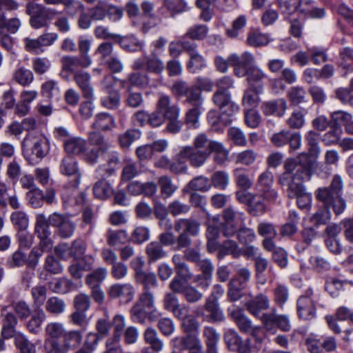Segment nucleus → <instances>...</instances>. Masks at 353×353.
Listing matches in <instances>:
<instances>
[{
  "instance_id": "nucleus-1",
  "label": "nucleus",
  "mask_w": 353,
  "mask_h": 353,
  "mask_svg": "<svg viewBox=\"0 0 353 353\" xmlns=\"http://www.w3.org/2000/svg\"><path fill=\"white\" fill-rule=\"evenodd\" d=\"M315 164L305 152H301L295 159L288 158L285 161V171L279 176V183L288 186V196L296 197L297 205L301 209L311 206L312 194L305 192L302 182L310 179Z\"/></svg>"
},
{
  "instance_id": "nucleus-2",
  "label": "nucleus",
  "mask_w": 353,
  "mask_h": 353,
  "mask_svg": "<svg viewBox=\"0 0 353 353\" xmlns=\"http://www.w3.org/2000/svg\"><path fill=\"white\" fill-rule=\"evenodd\" d=\"M88 141L92 148H87V142L81 137H72L64 141V149L68 154L83 155V159L89 164L94 165L98 161L99 154H105L112 145L107 139L99 132H90Z\"/></svg>"
},
{
  "instance_id": "nucleus-3",
  "label": "nucleus",
  "mask_w": 353,
  "mask_h": 353,
  "mask_svg": "<svg viewBox=\"0 0 353 353\" xmlns=\"http://www.w3.org/2000/svg\"><path fill=\"white\" fill-rule=\"evenodd\" d=\"M215 141L208 138L204 133L197 134L192 145L184 146L192 157L191 166L200 168L203 166L212 154V145Z\"/></svg>"
},
{
  "instance_id": "nucleus-4",
  "label": "nucleus",
  "mask_w": 353,
  "mask_h": 353,
  "mask_svg": "<svg viewBox=\"0 0 353 353\" xmlns=\"http://www.w3.org/2000/svg\"><path fill=\"white\" fill-rule=\"evenodd\" d=\"M26 14L30 17V26L34 29H39L47 27L48 21L59 14V12L39 3H28L26 5Z\"/></svg>"
},
{
  "instance_id": "nucleus-5",
  "label": "nucleus",
  "mask_w": 353,
  "mask_h": 353,
  "mask_svg": "<svg viewBox=\"0 0 353 353\" xmlns=\"http://www.w3.org/2000/svg\"><path fill=\"white\" fill-rule=\"evenodd\" d=\"M278 2L281 10L288 14L299 11L312 17L321 18L325 14L323 9L313 8L311 0H278Z\"/></svg>"
},
{
  "instance_id": "nucleus-6",
  "label": "nucleus",
  "mask_w": 353,
  "mask_h": 353,
  "mask_svg": "<svg viewBox=\"0 0 353 353\" xmlns=\"http://www.w3.org/2000/svg\"><path fill=\"white\" fill-rule=\"evenodd\" d=\"M212 99L214 103L220 108L221 119L225 125L231 123V117L239 111V107L232 101L230 92L216 91Z\"/></svg>"
},
{
  "instance_id": "nucleus-7",
  "label": "nucleus",
  "mask_w": 353,
  "mask_h": 353,
  "mask_svg": "<svg viewBox=\"0 0 353 353\" xmlns=\"http://www.w3.org/2000/svg\"><path fill=\"white\" fill-rule=\"evenodd\" d=\"M261 321L264 329L271 333H275L277 328L284 332L290 331L292 328L288 315L276 314L275 308L271 312L263 313Z\"/></svg>"
},
{
  "instance_id": "nucleus-8",
  "label": "nucleus",
  "mask_w": 353,
  "mask_h": 353,
  "mask_svg": "<svg viewBox=\"0 0 353 353\" xmlns=\"http://www.w3.org/2000/svg\"><path fill=\"white\" fill-rule=\"evenodd\" d=\"M296 311L298 317L301 320L310 321L316 317V303L312 289H307L304 294L298 298Z\"/></svg>"
},
{
  "instance_id": "nucleus-9",
  "label": "nucleus",
  "mask_w": 353,
  "mask_h": 353,
  "mask_svg": "<svg viewBox=\"0 0 353 353\" xmlns=\"http://www.w3.org/2000/svg\"><path fill=\"white\" fill-rule=\"evenodd\" d=\"M224 222L223 233L225 236H232L236 233L244 222V214L236 211L232 207H228L223 212Z\"/></svg>"
},
{
  "instance_id": "nucleus-10",
  "label": "nucleus",
  "mask_w": 353,
  "mask_h": 353,
  "mask_svg": "<svg viewBox=\"0 0 353 353\" xmlns=\"http://www.w3.org/2000/svg\"><path fill=\"white\" fill-rule=\"evenodd\" d=\"M35 233L40 239L39 248L43 252L52 248L53 241L50 239L51 232L48 228L47 218L43 214H39L36 218Z\"/></svg>"
},
{
  "instance_id": "nucleus-11",
  "label": "nucleus",
  "mask_w": 353,
  "mask_h": 353,
  "mask_svg": "<svg viewBox=\"0 0 353 353\" xmlns=\"http://www.w3.org/2000/svg\"><path fill=\"white\" fill-rule=\"evenodd\" d=\"M230 65L234 68V73L238 77H243L246 75V72L251 68L255 62L254 56L249 52H244L241 54H232L228 57Z\"/></svg>"
},
{
  "instance_id": "nucleus-12",
  "label": "nucleus",
  "mask_w": 353,
  "mask_h": 353,
  "mask_svg": "<svg viewBox=\"0 0 353 353\" xmlns=\"http://www.w3.org/2000/svg\"><path fill=\"white\" fill-rule=\"evenodd\" d=\"M182 48L188 53L190 59L187 68L192 73H195L207 66L205 59L197 50V45L194 42L183 41Z\"/></svg>"
},
{
  "instance_id": "nucleus-13",
  "label": "nucleus",
  "mask_w": 353,
  "mask_h": 353,
  "mask_svg": "<svg viewBox=\"0 0 353 353\" xmlns=\"http://www.w3.org/2000/svg\"><path fill=\"white\" fill-rule=\"evenodd\" d=\"M59 170L62 174L71 178L70 187L77 188L80 183L81 174L76 159L70 155L64 157L61 161Z\"/></svg>"
},
{
  "instance_id": "nucleus-14",
  "label": "nucleus",
  "mask_w": 353,
  "mask_h": 353,
  "mask_svg": "<svg viewBox=\"0 0 353 353\" xmlns=\"http://www.w3.org/2000/svg\"><path fill=\"white\" fill-rule=\"evenodd\" d=\"M111 79L110 75H106L101 81L103 90L108 95L101 98V103L108 109L114 110L119 108L121 97L119 92L114 89Z\"/></svg>"
},
{
  "instance_id": "nucleus-15",
  "label": "nucleus",
  "mask_w": 353,
  "mask_h": 353,
  "mask_svg": "<svg viewBox=\"0 0 353 353\" xmlns=\"http://www.w3.org/2000/svg\"><path fill=\"white\" fill-rule=\"evenodd\" d=\"M173 347L180 350H187L188 353H205L201 340L196 334H187L172 340Z\"/></svg>"
},
{
  "instance_id": "nucleus-16",
  "label": "nucleus",
  "mask_w": 353,
  "mask_h": 353,
  "mask_svg": "<svg viewBox=\"0 0 353 353\" xmlns=\"http://www.w3.org/2000/svg\"><path fill=\"white\" fill-rule=\"evenodd\" d=\"M50 151V144L47 138L40 136L34 139L31 149V154L26 156L30 164L34 165L43 159Z\"/></svg>"
},
{
  "instance_id": "nucleus-17",
  "label": "nucleus",
  "mask_w": 353,
  "mask_h": 353,
  "mask_svg": "<svg viewBox=\"0 0 353 353\" xmlns=\"http://www.w3.org/2000/svg\"><path fill=\"white\" fill-rule=\"evenodd\" d=\"M230 316L241 332L254 336L259 330V327L253 325L252 321L239 308L230 311Z\"/></svg>"
},
{
  "instance_id": "nucleus-18",
  "label": "nucleus",
  "mask_w": 353,
  "mask_h": 353,
  "mask_svg": "<svg viewBox=\"0 0 353 353\" xmlns=\"http://www.w3.org/2000/svg\"><path fill=\"white\" fill-rule=\"evenodd\" d=\"M270 306V301L269 298L262 293L250 299L245 304V307L249 313L260 320L261 315L263 314L261 313L262 311L268 310Z\"/></svg>"
},
{
  "instance_id": "nucleus-19",
  "label": "nucleus",
  "mask_w": 353,
  "mask_h": 353,
  "mask_svg": "<svg viewBox=\"0 0 353 353\" xmlns=\"http://www.w3.org/2000/svg\"><path fill=\"white\" fill-rule=\"evenodd\" d=\"M156 109L165 119L179 117L180 109L176 103H172L170 96L160 94L156 103Z\"/></svg>"
},
{
  "instance_id": "nucleus-20",
  "label": "nucleus",
  "mask_w": 353,
  "mask_h": 353,
  "mask_svg": "<svg viewBox=\"0 0 353 353\" xmlns=\"http://www.w3.org/2000/svg\"><path fill=\"white\" fill-rule=\"evenodd\" d=\"M203 96L185 103L189 107L185 112V123L189 128H196L198 127L199 117L203 110Z\"/></svg>"
},
{
  "instance_id": "nucleus-21",
  "label": "nucleus",
  "mask_w": 353,
  "mask_h": 353,
  "mask_svg": "<svg viewBox=\"0 0 353 353\" xmlns=\"http://www.w3.org/2000/svg\"><path fill=\"white\" fill-rule=\"evenodd\" d=\"M0 319L2 324L1 335L3 337L10 339L14 336L18 320L12 312L8 311V306L1 308Z\"/></svg>"
},
{
  "instance_id": "nucleus-22",
  "label": "nucleus",
  "mask_w": 353,
  "mask_h": 353,
  "mask_svg": "<svg viewBox=\"0 0 353 353\" xmlns=\"http://www.w3.org/2000/svg\"><path fill=\"white\" fill-rule=\"evenodd\" d=\"M108 294L112 299H119L127 303L133 299L134 289L130 283H116L110 287Z\"/></svg>"
},
{
  "instance_id": "nucleus-23",
  "label": "nucleus",
  "mask_w": 353,
  "mask_h": 353,
  "mask_svg": "<svg viewBox=\"0 0 353 353\" xmlns=\"http://www.w3.org/2000/svg\"><path fill=\"white\" fill-rule=\"evenodd\" d=\"M62 72L74 73L79 68H85L92 64V59L78 56H64L61 59Z\"/></svg>"
},
{
  "instance_id": "nucleus-24",
  "label": "nucleus",
  "mask_w": 353,
  "mask_h": 353,
  "mask_svg": "<svg viewBox=\"0 0 353 353\" xmlns=\"http://www.w3.org/2000/svg\"><path fill=\"white\" fill-rule=\"evenodd\" d=\"M200 222L192 217L179 219L174 222V230L190 236H196L200 232Z\"/></svg>"
},
{
  "instance_id": "nucleus-25",
  "label": "nucleus",
  "mask_w": 353,
  "mask_h": 353,
  "mask_svg": "<svg viewBox=\"0 0 353 353\" xmlns=\"http://www.w3.org/2000/svg\"><path fill=\"white\" fill-rule=\"evenodd\" d=\"M172 93L177 97H185L184 104L202 97V94L196 92L193 85L190 86L185 81H177L172 87Z\"/></svg>"
},
{
  "instance_id": "nucleus-26",
  "label": "nucleus",
  "mask_w": 353,
  "mask_h": 353,
  "mask_svg": "<svg viewBox=\"0 0 353 353\" xmlns=\"http://www.w3.org/2000/svg\"><path fill=\"white\" fill-rule=\"evenodd\" d=\"M186 161L191 165L192 157L183 146L170 163V172L176 174L186 173L188 169Z\"/></svg>"
},
{
  "instance_id": "nucleus-27",
  "label": "nucleus",
  "mask_w": 353,
  "mask_h": 353,
  "mask_svg": "<svg viewBox=\"0 0 353 353\" xmlns=\"http://www.w3.org/2000/svg\"><path fill=\"white\" fill-rule=\"evenodd\" d=\"M74 80L85 99H92L94 98V88L91 85V76L88 72L83 70L74 72Z\"/></svg>"
},
{
  "instance_id": "nucleus-28",
  "label": "nucleus",
  "mask_w": 353,
  "mask_h": 353,
  "mask_svg": "<svg viewBox=\"0 0 353 353\" xmlns=\"http://www.w3.org/2000/svg\"><path fill=\"white\" fill-rule=\"evenodd\" d=\"M248 83L256 92H262L263 90V81L267 78V74L259 67L253 65L246 72Z\"/></svg>"
},
{
  "instance_id": "nucleus-29",
  "label": "nucleus",
  "mask_w": 353,
  "mask_h": 353,
  "mask_svg": "<svg viewBox=\"0 0 353 353\" xmlns=\"http://www.w3.org/2000/svg\"><path fill=\"white\" fill-rule=\"evenodd\" d=\"M108 153L106 163L100 165L96 169V173L99 177H108L112 176L119 165V157L116 152H110Z\"/></svg>"
},
{
  "instance_id": "nucleus-30",
  "label": "nucleus",
  "mask_w": 353,
  "mask_h": 353,
  "mask_svg": "<svg viewBox=\"0 0 353 353\" xmlns=\"http://www.w3.org/2000/svg\"><path fill=\"white\" fill-rule=\"evenodd\" d=\"M79 12V15L77 19V25L80 29L87 30L92 26L93 19L89 11L86 12L84 5L80 1L73 0V3L71 5V10L70 14H74L75 12Z\"/></svg>"
},
{
  "instance_id": "nucleus-31",
  "label": "nucleus",
  "mask_w": 353,
  "mask_h": 353,
  "mask_svg": "<svg viewBox=\"0 0 353 353\" xmlns=\"http://www.w3.org/2000/svg\"><path fill=\"white\" fill-rule=\"evenodd\" d=\"M287 108V101L283 98L265 101L261 105V110L264 114L275 115L279 117L285 114Z\"/></svg>"
},
{
  "instance_id": "nucleus-32",
  "label": "nucleus",
  "mask_w": 353,
  "mask_h": 353,
  "mask_svg": "<svg viewBox=\"0 0 353 353\" xmlns=\"http://www.w3.org/2000/svg\"><path fill=\"white\" fill-rule=\"evenodd\" d=\"M61 337L63 338V343L62 344L59 343V346L61 347V351L65 353L70 350L77 347L81 344L82 332L79 330H65Z\"/></svg>"
},
{
  "instance_id": "nucleus-33",
  "label": "nucleus",
  "mask_w": 353,
  "mask_h": 353,
  "mask_svg": "<svg viewBox=\"0 0 353 353\" xmlns=\"http://www.w3.org/2000/svg\"><path fill=\"white\" fill-rule=\"evenodd\" d=\"M115 121L114 117L109 113L102 112L97 114L91 125L95 132H106L112 130L115 127Z\"/></svg>"
},
{
  "instance_id": "nucleus-34",
  "label": "nucleus",
  "mask_w": 353,
  "mask_h": 353,
  "mask_svg": "<svg viewBox=\"0 0 353 353\" xmlns=\"http://www.w3.org/2000/svg\"><path fill=\"white\" fill-rule=\"evenodd\" d=\"M306 109L298 108L293 110L285 121V124L290 129L299 130L303 128L305 123Z\"/></svg>"
},
{
  "instance_id": "nucleus-35",
  "label": "nucleus",
  "mask_w": 353,
  "mask_h": 353,
  "mask_svg": "<svg viewBox=\"0 0 353 353\" xmlns=\"http://www.w3.org/2000/svg\"><path fill=\"white\" fill-rule=\"evenodd\" d=\"M100 178L93 185V194L99 199L106 200L113 194V188L106 177Z\"/></svg>"
},
{
  "instance_id": "nucleus-36",
  "label": "nucleus",
  "mask_w": 353,
  "mask_h": 353,
  "mask_svg": "<svg viewBox=\"0 0 353 353\" xmlns=\"http://www.w3.org/2000/svg\"><path fill=\"white\" fill-rule=\"evenodd\" d=\"M143 340L155 352H161L163 348V342L159 337L157 330L152 327L145 329L143 332Z\"/></svg>"
},
{
  "instance_id": "nucleus-37",
  "label": "nucleus",
  "mask_w": 353,
  "mask_h": 353,
  "mask_svg": "<svg viewBox=\"0 0 353 353\" xmlns=\"http://www.w3.org/2000/svg\"><path fill=\"white\" fill-rule=\"evenodd\" d=\"M65 308L66 303L65 301L60 297L51 296L46 301V311L52 315H60L65 311Z\"/></svg>"
},
{
  "instance_id": "nucleus-38",
  "label": "nucleus",
  "mask_w": 353,
  "mask_h": 353,
  "mask_svg": "<svg viewBox=\"0 0 353 353\" xmlns=\"http://www.w3.org/2000/svg\"><path fill=\"white\" fill-rule=\"evenodd\" d=\"M46 319V313L41 308L35 310L34 313L31 315L30 319L27 323L28 330L30 332L34 334L39 333L41 325Z\"/></svg>"
},
{
  "instance_id": "nucleus-39",
  "label": "nucleus",
  "mask_w": 353,
  "mask_h": 353,
  "mask_svg": "<svg viewBox=\"0 0 353 353\" xmlns=\"http://www.w3.org/2000/svg\"><path fill=\"white\" fill-rule=\"evenodd\" d=\"M107 243L112 247H116L125 244L129 241L128 233L125 230H114L109 229L105 234Z\"/></svg>"
},
{
  "instance_id": "nucleus-40",
  "label": "nucleus",
  "mask_w": 353,
  "mask_h": 353,
  "mask_svg": "<svg viewBox=\"0 0 353 353\" xmlns=\"http://www.w3.org/2000/svg\"><path fill=\"white\" fill-rule=\"evenodd\" d=\"M118 43L122 49L128 52H134L141 50L143 46V42L139 40L134 35L131 34L125 37L119 35Z\"/></svg>"
},
{
  "instance_id": "nucleus-41",
  "label": "nucleus",
  "mask_w": 353,
  "mask_h": 353,
  "mask_svg": "<svg viewBox=\"0 0 353 353\" xmlns=\"http://www.w3.org/2000/svg\"><path fill=\"white\" fill-rule=\"evenodd\" d=\"M95 227L94 216L90 208H85L82 214V222L80 228L84 230V235L90 236Z\"/></svg>"
},
{
  "instance_id": "nucleus-42",
  "label": "nucleus",
  "mask_w": 353,
  "mask_h": 353,
  "mask_svg": "<svg viewBox=\"0 0 353 353\" xmlns=\"http://www.w3.org/2000/svg\"><path fill=\"white\" fill-rule=\"evenodd\" d=\"M210 179L211 188L214 187L219 190H225L230 182V176L225 171L219 170L214 172Z\"/></svg>"
},
{
  "instance_id": "nucleus-43",
  "label": "nucleus",
  "mask_w": 353,
  "mask_h": 353,
  "mask_svg": "<svg viewBox=\"0 0 353 353\" xmlns=\"http://www.w3.org/2000/svg\"><path fill=\"white\" fill-rule=\"evenodd\" d=\"M65 327L63 323L59 322H50L48 323L45 327V334L46 338L45 339L44 343L47 340H54L61 338L64 334Z\"/></svg>"
},
{
  "instance_id": "nucleus-44",
  "label": "nucleus",
  "mask_w": 353,
  "mask_h": 353,
  "mask_svg": "<svg viewBox=\"0 0 353 353\" xmlns=\"http://www.w3.org/2000/svg\"><path fill=\"white\" fill-rule=\"evenodd\" d=\"M205 309L208 312H209L208 317H209L210 321L219 322L224 319L223 313L220 310L216 300H212L211 298L207 299L205 304Z\"/></svg>"
},
{
  "instance_id": "nucleus-45",
  "label": "nucleus",
  "mask_w": 353,
  "mask_h": 353,
  "mask_svg": "<svg viewBox=\"0 0 353 353\" xmlns=\"http://www.w3.org/2000/svg\"><path fill=\"white\" fill-rule=\"evenodd\" d=\"M130 85L139 89H144L150 85V77L145 72L139 71L131 72L128 74Z\"/></svg>"
},
{
  "instance_id": "nucleus-46",
  "label": "nucleus",
  "mask_w": 353,
  "mask_h": 353,
  "mask_svg": "<svg viewBox=\"0 0 353 353\" xmlns=\"http://www.w3.org/2000/svg\"><path fill=\"white\" fill-rule=\"evenodd\" d=\"M257 153L253 150H245L233 154L234 161L236 164L245 166L252 165L256 160Z\"/></svg>"
},
{
  "instance_id": "nucleus-47",
  "label": "nucleus",
  "mask_w": 353,
  "mask_h": 353,
  "mask_svg": "<svg viewBox=\"0 0 353 353\" xmlns=\"http://www.w3.org/2000/svg\"><path fill=\"white\" fill-rule=\"evenodd\" d=\"M210 179L203 175L193 178L187 185L186 188L193 191L206 192L211 189Z\"/></svg>"
},
{
  "instance_id": "nucleus-48",
  "label": "nucleus",
  "mask_w": 353,
  "mask_h": 353,
  "mask_svg": "<svg viewBox=\"0 0 353 353\" xmlns=\"http://www.w3.org/2000/svg\"><path fill=\"white\" fill-rule=\"evenodd\" d=\"M319 134L313 130H310L305 134V141L308 145V152H305L309 158L310 157L317 158L320 154L321 150L318 144Z\"/></svg>"
},
{
  "instance_id": "nucleus-49",
  "label": "nucleus",
  "mask_w": 353,
  "mask_h": 353,
  "mask_svg": "<svg viewBox=\"0 0 353 353\" xmlns=\"http://www.w3.org/2000/svg\"><path fill=\"white\" fill-rule=\"evenodd\" d=\"M145 252L150 262H154L165 256L166 252L162 245L157 241H152L148 243Z\"/></svg>"
},
{
  "instance_id": "nucleus-50",
  "label": "nucleus",
  "mask_w": 353,
  "mask_h": 353,
  "mask_svg": "<svg viewBox=\"0 0 353 353\" xmlns=\"http://www.w3.org/2000/svg\"><path fill=\"white\" fill-rule=\"evenodd\" d=\"M161 193L163 199L170 197L177 190V186L173 183L172 179L167 176H161L158 179Z\"/></svg>"
},
{
  "instance_id": "nucleus-51",
  "label": "nucleus",
  "mask_w": 353,
  "mask_h": 353,
  "mask_svg": "<svg viewBox=\"0 0 353 353\" xmlns=\"http://www.w3.org/2000/svg\"><path fill=\"white\" fill-rule=\"evenodd\" d=\"M214 153V161L223 165L228 160L229 150L225 148L222 143L215 141L212 145V153Z\"/></svg>"
},
{
  "instance_id": "nucleus-52",
  "label": "nucleus",
  "mask_w": 353,
  "mask_h": 353,
  "mask_svg": "<svg viewBox=\"0 0 353 353\" xmlns=\"http://www.w3.org/2000/svg\"><path fill=\"white\" fill-rule=\"evenodd\" d=\"M13 79L19 84L27 86L33 81L34 74L30 70L19 67L13 73Z\"/></svg>"
},
{
  "instance_id": "nucleus-53",
  "label": "nucleus",
  "mask_w": 353,
  "mask_h": 353,
  "mask_svg": "<svg viewBox=\"0 0 353 353\" xmlns=\"http://www.w3.org/2000/svg\"><path fill=\"white\" fill-rule=\"evenodd\" d=\"M235 182L243 190H248L252 185V181L243 168H238L233 170Z\"/></svg>"
},
{
  "instance_id": "nucleus-54",
  "label": "nucleus",
  "mask_w": 353,
  "mask_h": 353,
  "mask_svg": "<svg viewBox=\"0 0 353 353\" xmlns=\"http://www.w3.org/2000/svg\"><path fill=\"white\" fill-rule=\"evenodd\" d=\"M41 94L48 99L58 97L60 94L58 82L50 79L42 83L41 86Z\"/></svg>"
},
{
  "instance_id": "nucleus-55",
  "label": "nucleus",
  "mask_w": 353,
  "mask_h": 353,
  "mask_svg": "<svg viewBox=\"0 0 353 353\" xmlns=\"http://www.w3.org/2000/svg\"><path fill=\"white\" fill-rule=\"evenodd\" d=\"M14 343L20 353H36L35 345L22 334L19 333L15 336Z\"/></svg>"
},
{
  "instance_id": "nucleus-56",
  "label": "nucleus",
  "mask_w": 353,
  "mask_h": 353,
  "mask_svg": "<svg viewBox=\"0 0 353 353\" xmlns=\"http://www.w3.org/2000/svg\"><path fill=\"white\" fill-rule=\"evenodd\" d=\"M47 288L45 285H39L31 289V296L33 299V304L35 307L41 308L47 297Z\"/></svg>"
},
{
  "instance_id": "nucleus-57",
  "label": "nucleus",
  "mask_w": 353,
  "mask_h": 353,
  "mask_svg": "<svg viewBox=\"0 0 353 353\" xmlns=\"http://www.w3.org/2000/svg\"><path fill=\"white\" fill-rule=\"evenodd\" d=\"M136 280L143 285V290H150L151 288H156L158 284L156 274L152 272L140 273Z\"/></svg>"
},
{
  "instance_id": "nucleus-58",
  "label": "nucleus",
  "mask_w": 353,
  "mask_h": 353,
  "mask_svg": "<svg viewBox=\"0 0 353 353\" xmlns=\"http://www.w3.org/2000/svg\"><path fill=\"white\" fill-rule=\"evenodd\" d=\"M208 28L205 25H195L190 28L185 34L183 36L187 40L190 38L192 40H203L208 34Z\"/></svg>"
},
{
  "instance_id": "nucleus-59",
  "label": "nucleus",
  "mask_w": 353,
  "mask_h": 353,
  "mask_svg": "<svg viewBox=\"0 0 353 353\" xmlns=\"http://www.w3.org/2000/svg\"><path fill=\"white\" fill-rule=\"evenodd\" d=\"M288 97L292 105H298L305 101L306 92L302 87H292L288 92Z\"/></svg>"
},
{
  "instance_id": "nucleus-60",
  "label": "nucleus",
  "mask_w": 353,
  "mask_h": 353,
  "mask_svg": "<svg viewBox=\"0 0 353 353\" xmlns=\"http://www.w3.org/2000/svg\"><path fill=\"white\" fill-rule=\"evenodd\" d=\"M250 204V212L253 216H259L264 214L266 211V206L264 200L260 194H253Z\"/></svg>"
},
{
  "instance_id": "nucleus-61",
  "label": "nucleus",
  "mask_w": 353,
  "mask_h": 353,
  "mask_svg": "<svg viewBox=\"0 0 353 353\" xmlns=\"http://www.w3.org/2000/svg\"><path fill=\"white\" fill-rule=\"evenodd\" d=\"M289 298L288 288L282 284H277L273 289V299L274 303L279 307H283Z\"/></svg>"
},
{
  "instance_id": "nucleus-62",
  "label": "nucleus",
  "mask_w": 353,
  "mask_h": 353,
  "mask_svg": "<svg viewBox=\"0 0 353 353\" xmlns=\"http://www.w3.org/2000/svg\"><path fill=\"white\" fill-rule=\"evenodd\" d=\"M146 70L149 72L160 74L164 70L163 61L156 55L145 57Z\"/></svg>"
},
{
  "instance_id": "nucleus-63",
  "label": "nucleus",
  "mask_w": 353,
  "mask_h": 353,
  "mask_svg": "<svg viewBox=\"0 0 353 353\" xmlns=\"http://www.w3.org/2000/svg\"><path fill=\"white\" fill-rule=\"evenodd\" d=\"M270 41L267 34L257 31L250 32L247 38V43L252 47H261L267 45Z\"/></svg>"
},
{
  "instance_id": "nucleus-64",
  "label": "nucleus",
  "mask_w": 353,
  "mask_h": 353,
  "mask_svg": "<svg viewBox=\"0 0 353 353\" xmlns=\"http://www.w3.org/2000/svg\"><path fill=\"white\" fill-rule=\"evenodd\" d=\"M226 254H232L236 258L241 254V252L235 241L227 240L223 243L219 251V256L221 258Z\"/></svg>"
}]
</instances>
